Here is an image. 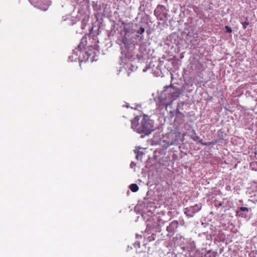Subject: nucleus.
Masks as SVG:
<instances>
[{
	"instance_id": "16",
	"label": "nucleus",
	"mask_w": 257,
	"mask_h": 257,
	"mask_svg": "<svg viewBox=\"0 0 257 257\" xmlns=\"http://www.w3.org/2000/svg\"><path fill=\"white\" fill-rule=\"evenodd\" d=\"M188 136L193 139L196 136L195 131L193 129L189 130L188 132Z\"/></svg>"
},
{
	"instance_id": "8",
	"label": "nucleus",
	"mask_w": 257,
	"mask_h": 257,
	"mask_svg": "<svg viewBox=\"0 0 257 257\" xmlns=\"http://www.w3.org/2000/svg\"><path fill=\"white\" fill-rule=\"evenodd\" d=\"M201 206L200 204H195V205L187 207L184 209V213L188 217H192L194 215L200 210Z\"/></svg>"
},
{
	"instance_id": "4",
	"label": "nucleus",
	"mask_w": 257,
	"mask_h": 257,
	"mask_svg": "<svg viewBox=\"0 0 257 257\" xmlns=\"http://www.w3.org/2000/svg\"><path fill=\"white\" fill-rule=\"evenodd\" d=\"M85 47L84 46V48L82 49V56H81L80 58L81 62H86L89 59L91 62L97 61V57L99 54L98 50L92 45H90L87 48Z\"/></svg>"
},
{
	"instance_id": "7",
	"label": "nucleus",
	"mask_w": 257,
	"mask_h": 257,
	"mask_svg": "<svg viewBox=\"0 0 257 257\" xmlns=\"http://www.w3.org/2000/svg\"><path fill=\"white\" fill-rule=\"evenodd\" d=\"M182 248L184 251L190 252L191 256H192L194 253H196V251H200V250L196 248L195 242L191 239L186 240Z\"/></svg>"
},
{
	"instance_id": "2",
	"label": "nucleus",
	"mask_w": 257,
	"mask_h": 257,
	"mask_svg": "<svg viewBox=\"0 0 257 257\" xmlns=\"http://www.w3.org/2000/svg\"><path fill=\"white\" fill-rule=\"evenodd\" d=\"M153 123L148 115L137 116L131 120V128L138 134L148 136L154 130Z\"/></svg>"
},
{
	"instance_id": "19",
	"label": "nucleus",
	"mask_w": 257,
	"mask_h": 257,
	"mask_svg": "<svg viewBox=\"0 0 257 257\" xmlns=\"http://www.w3.org/2000/svg\"><path fill=\"white\" fill-rule=\"evenodd\" d=\"M92 7L94 8V10H97V11L101 10L100 6V5L98 6L97 2H96V3L93 2Z\"/></svg>"
},
{
	"instance_id": "23",
	"label": "nucleus",
	"mask_w": 257,
	"mask_h": 257,
	"mask_svg": "<svg viewBox=\"0 0 257 257\" xmlns=\"http://www.w3.org/2000/svg\"><path fill=\"white\" fill-rule=\"evenodd\" d=\"M246 19L247 20V18H246ZM241 24L244 29H245L247 28V26L249 25V22L248 21L242 22Z\"/></svg>"
},
{
	"instance_id": "15",
	"label": "nucleus",
	"mask_w": 257,
	"mask_h": 257,
	"mask_svg": "<svg viewBox=\"0 0 257 257\" xmlns=\"http://www.w3.org/2000/svg\"><path fill=\"white\" fill-rule=\"evenodd\" d=\"M129 188L130 190L133 192H137L139 188V186L136 184H131Z\"/></svg>"
},
{
	"instance_id": "22",
	"label": "nucleus",
	"mask_w": 257,
	"mask_h": 257,
	"mask_svg": "<svg viewBox=\"0 0 257 257\" xmlns=\"http://www.w3.org/2000/svg\"><path fill=\"white\" fill-rule=\"evenodd\" d=\"M203 253L201 251H196V253H194L192 257H203Z\"/></svg>"
},
{
	"instance_id": "1",
	"label": "nucleus",
	"mask_w": 257,
	"mask_h": 257,
	"mask_svg": "<svg viewBox=\"0 0 257 257\" xmlns=\"http://www.w3.org/2000/svg\"><path fill=\"white\" fill-rule=\"evenodd\" d=\"M145 31V25L142 23L135 24L131 27L125 26L123 28L124 36L122 40H118L121 42L120 45L121 54L122 56L128 59H134L136 56L139 61L145 60V55L141 53L136 55L135 52L137 43L135 41L130 38V34L137 33L136 38L139 41H143L145 40L144 34Z\"/></svg>"
},
{
	"instance_id": "11",
	"label": "nucleus",
	"mask_w": 257,
	"mask_h": 257,
	"mask_svg": "<svg viewBox=\"0 0 257 257\" xmlns=\"http://www.w3.org/2000/svg\"><path fill=\"white\" fill-rule=\"evenodd\" d=\"M140 6L138 8V16L140 15L142 13H145L146 8H147L149 3L146 0H141L140 2Z\"/></svg>"
},
{
	"instance_id": "24",
	"label": "nucleus",
	"mask_w": 257,
	"mask_h": 257,
	"mask_svg": "<svg viewBox=\"0 0 257 257\" xmlns=\"http://www.w3.org/2000/svg\"><path fill=\"white\" fill-rule=\"evenodd\" d=\"M225 29L226 32H227L228 33H231L232 31V29L228 26H225Z\"/></svg>"
},
{
	"instance_id": "21",
	"label": "nucleus",
	"mask_w": 257,
	"mask_h": 257,
	"mask_svg": "<svg viewBox=\"0 0 257 257\" xmlns=\"http://www.w3.org/2000/svg\"><path fill=\"white\" fill-rule=\"evenodd\" d=\"M193 141L195 142H197L201 144H203V140L201 139L199 136H197V135L193 139Z\"/></svg>"
},
{
	"instance_id": "10",
	"label": "nucleus",
	"mask_w": 257,
	"mask_h": 257,
	"mask_svg": "<svg viewBox=\"0 0 257 257\" xmlns=\"http://www.w3.org/2000/svg\"><path fill=\"white\" fill-rule=\"evenodd\" d=\"M179 222L177 220H173L167 226V231L170 234H173L179 226Z\"/></svg>"
},
{
	"instance_id": "28",
	"label": "nucleus",
	"mask_w": 257,
	"mask_h": 257,
	"mask_svg": "<svg viewBox=\"0 0 257 257\" xmlns=\"http://www.w3.org/2000/svg\"><path fill=\"white\" fill-rule=\"evenodd\" d=\"M180 223L181 225H183L185 224V222L183 219H179Z\"/></svg>"
},
{
	"instance_id": "17",
	"label": "nucleus",
	"mask_w": 257,
	"mask_h": 257,
	"mask_svg": "<svg viewBox=\"0 0 257 257\" xmlns=\"http://www.w3.org/2000/svg\"><path fill=\"white\" fill-rule=\"evenodd\" d=\"M201 234H203L206 236V240H208L210 242H211L212 239V235L211 234L208 233V232H202Z\"/></svg>"
},
{
	"instance_id": "32",
	"label": "nucleus",
	"mask_w": 257,
	"mask_h": 257,
	"mask_svg": "<svg viewBox=\"0 0 257 257\" xmlns=\"http://www.w3.org/2000/svg\"><path fill=\"white\" fill-rule=\"evenodd\" d=\"M173 144L172 143H168V146H170V145H173Z\"/></svg>"
},
{
	"instance_id": "35",
	"label": "nucleus",
	"mask_w": 257,
	"mask_h": 257,
	"mask_svg": "<svg viewBox=\"0 0 257 257\" xmlns=\"http://www.w3.org/2000/svg\"><path fill=\"white\" fill-rule=\"evenodd\" d=\"M132 108H134V109H136V107H131Z\"/></svg>"
},
{
	"instance_id": "33",
	"label": "nucleus",
	"mask_w": 257,
	"mask_h": 257,
	"mask_svg": "<svg viewBox=\"0 0 257 257\" xmlns=\"http://www.w3.org/2000/svg\"><path fill=\"white\" fill-rule=\"evenodd\" d=\"M136 158L138 159H139V155H137L136 156Z\"/></svg>"
},
{
	"instance_id": "13",
	"label": "nucleus",
	"mask_w": 257,
	"mask_h": 257,
	"mask_svg": "<svg viewBox=\"0 0 257 257\" xmlns=\"http://www.w3.org/2000/svg\"><path fill=\"white\" fill-rule=\"evenodd\" d=\"M183 104H184L183 102L179 103L178 104V105L177 106L176 110V114L177 116H178L179 115H180L182 117H185L184 114L182 112H181L180 111V109H181L182 107H183Z\"/></svg>"
},
{
	"instance_id": "34",
	"label": "nucleus",
	"mask_w": 257,
	"mask_h": 257,
	"mask_svg": "<svg viewBox=\"0 0 257 257\" xmlns=\"http://www.w3.org/2000/svg\"><path fill=\"white\" fill-rule=\"evenodd\" d=\"M130 73H131V72H128V73H127L128 76H130Z\"/></svg>"
},
{
	"instance_id": "6",
	"label": "nucleus",
	"mask_w": 257,
	"mask_h": 257,
	"mask_svg": "<svg viewBox=\"0 0 257 257\" xmlns=\"http://www.w3.org/2000/svg\"><path fill=\"white\" fill-rule=\"evenodd\" d=\"M168 11L165 6L158 5L154 10V15L158 20L166 21L168 19Z\"/></svg>"
},
{
	"instance_id": "36",
	"label": "nucleus",
	"mask_w": 257,
	"mask_h": 257,
	"mask_svg": "<svg viewBox=\"0 0 257 257\" xmlns=\"http://www.w3.org/2000/svg\"><path fill=\"white\" fill-rule=\"evenodd\" d=\"M146 71V69H144V70H143V71H144V72H145Z\"/></svg>"
},
{
	"instance_id": "31",
	"label": "nucleus",
	"mask_w": 257,
	"mask_h": 257,
	"mask_svg": "<svg viewBox=\"0 0 257 257\" xmlns=\"http://www.w3.org/2000/svg\"><path fill=\"white\" fill-rule=\"evenodd\" d=\"M207 224L206 223H202V225H203L204 227H205Z\"/></svg>"
},
{
	"instance_id": "12",
	"label": "nucleus",
	"mask_w": 257,
	"mask_h": 257,
	"mask_svg": "<svg viewBox=\"0 0 257 257\" xmlns=\"http://www.w3.org/2000/svg\"><path fill=\"white\" fill-rule=\"evenodd\" d=\"M200 251L203 253V257H215L214 252L210 250L206 252L205 250L202 248Z\"/></svg>"
},
{
	"instance_id": "25",
	"label": "nucleus",
	"mask_w": 257,
	"mask_h": 257,
	"mask_svg": "<svg viewBox=\"0 0 257 257\" xmlns=\"http://www.w3.org/2000/svg\"><path fill=\"white\" fill-rule=\"evenodd\" d=\"M158 224L156 223H155L154 224H153L152 225H151L149 223H148L147 225V228L149 227H153L155 228H156Z\"/></svg>"
},
{
	"instance_id": "5",
	"label": "nucleus",
	"mask_w": 257,
	"mask_h": 257,
	"mask_svg": "<svg viewBox=\"0 0 257 257\" xmlns=\"http://www.w3.org/2000/svg\"><path fill=\"white\" fill-rule=\"evenodd\" d=\"M87 43V35H85L81 39L78 47L73 50L72 55L69 56L68 61L73 62L78 59L79 62H81L80 58L81 56H82V49L84 48V46H86Z\"/></svg>"
},
{
	"instance_id": "30",
	"label": "nucleus",
	"mask_w": 257,
	"mask_h": 257,
	"mask_svg": "<svg viewBox=\"0 0 257 257\" xmlns=\"http://www.w3.org/2000/svg\"><path fill=\"white\" fill-rule=\"evenodd\" d=\"M70 1H71V2L73 4L74 3H76L78 0H70Z\"/></svg>"
},
{
	"instance_id": "29",
	"label": "nucleus",
	"mask_w": 257,
	"mask_h": 257,
	"mask_svg": "<svg viewBox=\"0 0 257 257\" xmlns=\"http://www.w3.org/2000/svg\"><path fill=\"white\" fill-rule=\"evenodd\" d=\"M217 205L218 207L221 206L222 205V202H220Z\"/></svg>"
},
{
	"instance_id": "3",
	"label": "nucleus",
	"mask_w": 257,
	"mask_h": 257,
	"mask_svg": "<svg viewBox=\"0 0 257 257\" xmlns=\"http://www.w3.org/2000/svg\"><path fill=\"white\" fill-rule=\"evenodd\" d=\"M183 92V89L173 87L172 84L164 87V91L161 94V98L166 104H171Z\"/></svg>"
},
{
	"instance_id": "20",
	"label": "nucleus",
	"mask_w": 257,
	"mask_h": 257,
	"mask_svg": "<svg viewBox=\"0 0 257 257\" xmlns=\"http://www.w3.org/2000/svg\"><path fill=\"white\" fill-rule=\"evenodd\" d=\"M217 142V141L208 142H206V143H204L203 142V144H202V145H204V146H210L211 145L216 144Z\"/></svg>"
},
{
	"instance_id": "18",
	"label": "nucleus",
	"mask_w": 257,
	"mask_h": 257,
	"mask_svg": "<svg viewBox=\"0 0 257 257\" xmlns=\"http://www.w3.org/2000/svg\"><path fill=\"white\" fill-rule=\"evenodd\" d=\"M38 3H43L46 6H49L51 2L50 0H38Z\"/></svg>"
},
{
	"instance_id": "26",
	"label": "nucleus",
	"mask_w": 257,
	"mask_h": 257,
	"mask_svg": "<svg viewBox=\"0 0 257 257\" xmlns=\"http://www.w3.org/2000/svg\"><path fill=\"white\" fill-rule=\"evenodd\" d=\"M155 234L154 233H153L151 236H149L148 238L149 240V241L154 240L155 239Z\"/></svg>"
},
{
	"instance_id": "14",
	"label": "nucleus",
	"mask_w": 257,
	"mask_h": 257,
	"mask_svg": "<svg viewBox=\"0 0 257 257\" xmlns=\"http://www.w3.org/2000/svg\"><path fill=\"white\" fill-rule=\"evenodd\" d=\"M186 31H187V30H185V33H186V35L188 37H192L194 36V35L195 34V33L194 32V30H193V28H192V27H190L189 29L188 32H187Z\"/></svg>"
},
{
	"instance_id": "27",
	"label": "nucleus",
	"mask_w": 257,
	"mask_h": 257,
	"mask_svg": "<svg viewBox=\"0 0 257 257\" xmlns=\"http://www.w3.org/2000/svg\"><path fill=\"white\" fill-rule=\"evenodd\" d=\"M136 165V164L135 162H132L130 164V167L131 168H134L135 167Z\"/></svg>"
},
{
	"instance_id": "9",
	"label": "nucleus",
	"mask_w": 257,
	"mask_h": 257,
	"mask_svg": "<svg viewBox=\"0 0 257 257\" xmlns=\"http://www.w3.org/2000/svg\"><path fill=\"white\" fill-rule=\"evenodd\" d=\"M251 209L246 207H240L236 210V215L242 218H247L248 217L249 212Z\"/></svg>"
}]
</instances>
